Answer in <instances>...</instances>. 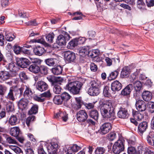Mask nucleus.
Instances as JSON below:
<instances>
[{"mask_svg":"<svg viewBox=\"0 0 154 154\" xmlns=\"http://www.w3.org/2000/svg\"><path fill=\"white\" fill-rule=\"evenodd\" d=\"M100 108L101 113L104 118L109 119L110 121H112L116 119L114 108L111 103H102L100 106Z\"/></svg>","mask_w":154,"mask_h":154,"instance_id":"f257e3e1","label":"nucleus"},{"mask_svg":"<svg viewBox=\"0 0 154 154\" xmlns=\"http://www.w3.org/2000/svg\"><path fill=\"white\" fill-rule=\"evenodd\" d=\"M83 84L79 81L69 82L66 86V89L74 95L79 94Z\"/></svg>","mask_w":154,"mask_h":154,"instance_id":"f03ea898","label":"nucleus"},{"mask_svg":"<svg viewBox=\"0 0 154 154\" xmlns=\"http://www.w3.org/2000/svg\"><path fill=\"white\" fill-rule=\"evenodd\" d=\"M125 140L122 138H119L114 144L112 148L113 153L114 154H119L124 151L125 147L124 143Z\"/></svg>","mask_w":154,"mask_h":154,"instance_id":"7ed1b4c3","label":"nucleus"},{"mask_svg":"<svg viewBox=\"0 0 154 154\" xmlns=\"http://www.w3.org/2000/svg\"><path fill=\"white\" fill-rule=\"evenodd\" d=\"M91 86L88 89L87 93L91 96H96L99 94L100 92L98 88V85L94 81L90 82Z\"/></svg>","mask_w":154,"mask_h":154,"instance_id":"20e7f679","label":"nucleus"},{"mask_svg":"<svg viewBox=\"0 0 154 154\" xmlns=\"http://www.w3.org/2000/svg\"><path fill=\"white\" fill-rule=\"evenodd\" d=\"M60 96L63 102L64 105L67 107H69L71 104L70 100L71 96L66 92L62 93Z\"/></svg>","mask_w":154,"mask_h":154,"instance_id":"39448f33","label":"nucleus"},{"mask_svg":"<svg viewBox=\"0 0 154 154\" xmlns=\"http://www.w3.org/2000/svg\"><path fill=\"white\" fill-rule=\"evenodd\" d=\"M111 124L109 122L105 123L100 127V133L102 134H105L110 131L112 129Z\"/></svg>","mask_w":154,"mask_h":154,"instance_id":"423d86ee","label":"nucleus"},{"mask_svg":"<svg viewBox=\"0 0 154 154\" xmlns=\"http://www.w3.org/2000/svg\"><path fill=\"white\" fill-rule=\"evenodd\" d=\"M14 76L15 75L12 72H9L5 70L0 72V79L3 81L10 79Z\"/></svg>","mask_w":154,"mask_h":154,"instance_id":"0eeeda50","label":"nucleus"},{"mask_svg":"<svg viewBox=\"0 0 154 154\" xmlns=\"http://www.w3.org/2000/svg\"><path fill=\"white\" fill-rule=\"evenodd\" d=\"M64 58L68 62H71L74 61L76 58L75 53L69 51H66L64 52Z\"/></svg>","mask_w":154,"mask_h":154,"instance_id":"6e6552de","label":"nucleus"},{"mask_svg":"<svg viewBox=\"0 0 154 154\" xmlns=\"http://www.w3.org/2000/svg\"><path fill=\"white\" fill-rule=\"evenodd\" d=\"M30 63V61L28 59L23 57L20 58L17 61V65L22 68L27 67Z\"/></svg>","mask_w":154,"mask_h":154,"instance_id":"1a4fd4ad","label":"nucleus"},{"mask_svg":"<svg viewBox=\"0 0 154 154\" xmlns=\"http://www.w3.org/2000/svg\"><path fill=\"white\" fill-rule=\"evenodd\" d=\"M17 94V93L16 89L11 87L10 88L8 94L5 97L7 99L13 101L15 100V97Z\"/></svg>","mask_w":154,"mask_h":154,"instance_id":"9d476101","label":"nucleus"},{"mask_svg":"<svg viewBox=\"0 0 154 154\" xmlns=\"http://www.w3.org/2000/svg\"><path fill=\"white\" fill-rule=\"evenodd\" d=\"M88 116L85 111L81 110L76 114V118L79 122H84L87 119Z\"/></svg>","mask_w":154,"mask_h":154,"instance_id":"9b49d317","label":"nucleus"},{"mask_svg":"<svg viewBox=\"0 0 154 154\" xmlns=\"http://www.w3.org/2000/svg\"><path fill=\"white\" fill-rule=\"evenodd\" d=\"M135 105L139 112L144 111L146 109V104L142 100H139L137 101Z\"/></svg>","mask_w":154,"mask_h":154,"instance_id":"f8f14e48","label":"nucleus"},{"mask_svg":"<svg viewBox=\"0 0 154 154\" xmlns=\"http://www.w3.org/2000/svg\"><path fill=\"white\" fill-rule=\"evenodd\" d=\"M117 115L120 118L127 119L128 118L129 114L126 109L121 107L118 112Z\"/></svg>","mask_w":154,"mask_h":154,"instance_id":"ddd939ff","label":"nucleus"},{"mask_svg":"<svg viewBox=\"0 0 154 154\" xmlns=\"http://www.w3.org/2000/svg\"><path fill=\"white\" fill-rule=\"evenodd\" d=\"M36 88L41 91H45L48 88V85L45 82L43 81H38L36 85Z\"/></svg>","mask_w":154,"mask_h":154,"instance_id":"4468645a","label":"nucleus"},{"mask_svg":"<svg viewBox=\"0 0 154 154\" xmlns=\"http://www.w3.org/2000/svg\"><path fill=\"white\" fill-rule=\"evenodd\" d=\"M122 87V84L118 81H115L111 84V89L113 92L120 90Z\"/></svg>","mask_w":154,"mask_h":154,"instance_id":"2eb2a0df","label":"nucleus"},{"mask_svg":"<svg viewBox=\"0 0 154 154\" xmlns=\"http://www.w3.org/2000/svg\"><path fill=\"white\" fill-rule=\"evenodd\" d=\"M148 127V123L146 122H143L139 123L138 126V131L142 135Z\"/></svg>","mask_w":154,"mask_h":154,"instance_id":"dca6fc26","label":"nucleus"},{"mask_svg":"<svg viewBox=\"0 0 154 154\" xmlns=\"http://www.w3.org/2000/svg\"><path fill=\"white\" fill-rule=\"evenodd\" d=\"M133 88V85L130 84L127 85L121 91V94L124 96L129 95Z\"/></svg>","mask_w":154,"mask_h":154,"instance_id":"f3484780","label":"nucleus"},{"mask_svg":"<svg viewBox=\"0 0 154 154\" xmlns=\"http://www.w3.org/2000/svg\"><path fill=\"white\" fill-rule=\"evenodd\" d=\"M58 145L54 143H52L48 147L49 153L57 154Z\"/></svg>","mask_w":154,"mask_h":154,"instance_id":"a211bd4d","label":"nucleus"},{"mask_svg":"<svg viewBox=\"0 0 154 154\" xmlns=\"http://www.w3.org/2000/svg\"><path fill=\"white\" fill-rule=\"evenodd\" d=\"M33 52L36 55L40 56L45 53V50L43 47L37 46L33 48Z\"/></svg>","mask_w":154,"mask_h":154,"instance_id":"6ab92c4d","label":"nucleus"},{"mask_svg":"<svg viewBox=\"0 0 154 154\" xmlns=\"http://www.w3.org/2000/svg\"><path fill=\"white\" fill-rule=\"evenodd\" d=\"M21 131L18 127H14L11 128L10 130V134L14 137L19 136L21 134Z\"/></svg>","mask_w":154,"mask_h":154,"instance_id":"aec40b11","label":"nucleus"},{"mask_svg":"<svg viewBox=\"0 0 154 154\" xmlns=\"http://www.w3.org/2000/svg\"><path fill=\"white\" fill-rule=\"evenodd\" d=\"M28 102L27 99H21L18 102V105L20 109L23 110L27 107Z\"/></svg>","mask_w":154,"mask_h":154,"instance_id":"412c9836","label":"nucleus"},{"mask_svg":"<svg viewBox=\"0 0 154 154\" xmlns=\"http://www.w3.org/2000/svg\"><path fill=\"white\" fill-rule=\"evenodd\" d=\"M130 70L128 66L124 67L122 69L121 77L122 78H126L129 77L130 73Z\"/></svg>","mask_w":154,"mask_h":154,"instance_id":"4be33fe9","label":"nucleus"},{"mask_svg":"<svg viewBox=\"0 0 154 154\" xmlns=\"http://www.w3.org/2000/svg\"><path fill=\"white\" fill-rule=\"evenodd\" d=\"M8 122L11 126L15 125L18 124V119L16 116L14 115L11 116L8 119Z\"/></svg>","mask_w":154,"mask_h":154,"instance_id":"5701e85b","label":"nucleus"},{"mask_svg":"<svg viewBox=\"0 0 154 154\" xmlns=\"http://www.w3.org/2000/svg\"><path fill=\"white\" fill-rule=\"evenodd\" d=\"M147 143L151 146H154V134L153 132H150L146 137Z\"/></svg>","mask_w":154,"mask_h":154,"instance_id":"b1692460","label":"nucleus"},{"mask_svg":"<svg viewBox=\"0 0 154 154\" xmlns=\"http://www.w3.org/2000/svg\"><path fill=\"white\" fill-rule=\"evenodd\" d=\"M54 117L56 118H59V117H61L64 122L66 121L68 119V114L66 112H62L60 111L56 113V115L54 116Z\"/></svg>","mask_w":154,"mask_h":154,"instance_id":"393cba45","label":"nucleus"},{"mask_svg":"<svg viewBox=\"0 0 154 154\" xmlns=\"http://www.w3.org/2000/svg\"><path fill=\"white\" fill-rule=\"evenodd\" d=\"M142 97L143 100L146 101H148L152 98V94L148 91H146L143 92Z\"/></svg>","mask_w":154,"mask_h":154,"instance_id":"a878e982","label":"nucleus"},{"mask_svg":"<svg viewBox=\"0 0 154 154\" xmlns=\"http://www.w3.org/2000/svg\"><path fill=\"white\" fill-rule=\"evenodd\" d=\"M66 41L63 35H60L57 37L56 44H57L59 46L64 45L66 44Z\"/></svg>","mask_w":154,"mask_h":154,"instance_id":"bb28decb","label":"nucleus"},{"mask_svg":"<svg viewBox=\"0 0 154 154\" xmlns=\"http://www.w3.org/2000/svg\"><path fill=\"white\" fill-rule=\"evenodd\" d=\"M47 78L53 86L58 84L57 83H59V82H60L57 78L53 75H49L47 77Z\"/></svg>","mask_w":154,"mask_h":154,"instance_id":"cd10ccee","label":"nucleus"},{"mask_svg":"<svg viewBox=\"0 0 154 154\" xmlns=\"http://www.w3.org/2000/svg\"><path fill=\"white\" fill-rule=\"evenodd\" d=\"M132 115L134 119L137 121H140L144 118L143 114L140 113L139 111L133 110Z\"/></svg>","mask_w":154,"mask_h":154,"instance_id":"c85d7f7f","label":"nucleus"},{"mask_svg":"<svg viewBox=\"0 0 154 154\" xmlns=\"http://www.w3.org/2000/svg\"><path fill=\"white\" fill-rule=\"evenodd\" d=\"M45 61L47 65L52 66L56 65L57 60L55 58H50L45 60Z\"/></svg>","mask_w":154,"mask_h":154,"instance_id":"c756f323","label":"nucleus"},{"mask_svg":"<svg viewBox=\"0 0 154 154\" xmlns=\"http://www.w3.org/2000/svg\"><path fill=\"white\" fill-rule=\"evenodd\" d=\"M62 70L63 68L60 66L53 68L51 69L52 73L57 75L60 74L62 72Z\"/></svg>","mask_w":154,"mask_h":154,"instance_id":"7c9ffc66","label":"nucleus"},{"mask_svg":"<svg viewBox=\"0 0 154 154\" xmlns=\"http://www.w3.org/2000/svg\"><path fill=\"white\" fill-rule=\"evenodd\" d=\"M89 115L91 118L96 121H97L98 119L99 114L96 110H91L90 112Z\"/></svg>","mask_w":154,"mask_h":154,"instance_id":"2f4dec72","label":"nucleus"},{"mask_svg":"<svg viewBox=\"0 0 154 154\" xmlns=\"http://www.w3.org/2000/svg\"><path fill=\"white\" fill-rule=\"evenodd\" d=\"M39 66L32 64L29 66L28 69L31 72L34 73H37L39 72Z\"/></svg>","mask_w":154,"mask_h":154,"instance_id":"473e14b6","label":"nucleus"},{"mask_svg":"<svg viewBox=\"0 0 154 154\" xmlns=\"http://www.w3.org/2000/svg\"><path fill=\"white\" fill-rule=\"evenodd\" d=\"M58 84L53 85L54 86L53 88V92L56 94H60L62 89L60 86L61 84V82H59Z\"/></svg>","mask_w":154,"mask_h":154,"instance_id":"72a5a7b5","label":"nucleus"},{"mask_svg":"<svg viewBox=\"0 0 154 154\" xmlns=\"http://www.w3.org/2000/svg\"><path fill=\"white\" fill-rule=\"evenodd\" d=\"M89 48L88 47H84L82 48L79 51V55L81 56H84L88 55L89 52Z\"/></svg>","mask_w":154,"mask_h":154,"instance_id":"f704fd0d","label":"nucleus"},{"mask_svg":"<svg viewBox=\"0 0 154 154\" xmlns=\"http://www.w3.org/2000/svg\"><path fill=\"white\" fill-rule=\"evenodd\" d=\"M54 103L57 105H60L63 103V101L60 95L55 96L54 98Z\"/></svg>","mask_w":154,"mask_h":154,"instance_id":"c9c22d12","label":"nucleus"},{"mask_svg":"<svg viewBox=\"0 0 154 154\" xmlns=\"http://www.w3.org/2000/svg\"><path fill=\"white\" fill-rule=\"evenodd\" d=\"M134 86L136 91L139 93L142 88L141 83L139 81L135 82L134 83Z\"/></svg>","mask_w":154,"mask_h":154,"instance_id":"e433bc0d","label":"nucleus"},{"mask_svg":"<svg viewBox=\"0 0 154 154\" xmlns=\"http://www.w3.org/2000/svg\"><path fill=\"white\" fill-rule=\"evenodd\" d=\"M100 52L98 50H93L89 51L88 56L94 58L99 54Z\"/></svg>","mask_w":154,"mask_h":154,"instance_id":"4c0bfd02","label":"nucleus"},{"mask_svg":"<svg viewBox=\"0 0 154 154\" xmlns=\"http://www.w3.org/2000/svg\"><path fill=\"white\" fill-rule=\"evenodd\" d=\"M38 106L37 104H34L29 111V113L30 115L35 114L38 111Z\"/></svg>","mask_w":154,"mask_h":154,"instance_id":"58836bf2","label":"nucleus"},{"mask_svg":"<svg viewBox=\"0 0 154 154\" xmlns=\"http://www.w3.org/2000/svg\"><path fill=\"white\" fill-rule=\"evenodd\" d=\"M106 149L102 147H97L94 151V154H103L106 152Z\"/></svg>","mask_w":154,"mask_h":154,"instance_id":"ea45409f","label":"nucleus"},{"mask_svg":"<svg viewBox=\"0 0 154 154\" xmlns=\"http://www.w3.org/2000/svg\"><path fill=\"white\" fill-rule=\"evenodd\" d=\"M8 69L11 71L10 72H12L15 75L16 72L14 71H16L17 67L16 66V64L13 63H10L8 66Z\"/></svg>","mask_w":154,"mask_h":154,"instance_id":"a19ab883","label":"nucleus"},{"mask_svg":"<svg viewBox=\"0 0 154 154\" xmlns=\"http://www.w3.org/2000/svg\"><path fill=\"white\" fill-rule=\"evenodd\" d=\"M118 74L119 71L117 70L112 72L110 74L108 78L109 80H111L115 79L117 78Z\"/></svg>","mask_w":154,"mask_h":154,"instance_id":"79ce46f5","label":"nucleus"},{"mask_svg":"<svg viewBox=\"0 0 154 154\" xmlns=\"http://www.w3.org/2000/svg\"><path fill=\"white\" fill-rule=\"evenodd\" d=\"M39 72L42 75H46L48 73V68L44 65H41L39 66Z\"/></svg>","mask_w":154,"mask_h":154,"instance_id":"37998d69","label":"nucleus"},{"mask_svg":"<svg viewBox=\"0 0 154 154\" xmlns=\"http://www.w3.org/2000/svg\"><path fill=\"white\" fill-rule=\"evenodd\" d=\"M117 60V62L118 63L119 62V59L115 58H113L112 59L109 58L108 57H106L105 58V61L107 63V65L108 66H110L112 65V62L113 61L114 62L116 61V60Z\"/></svg>","mask_w":154,"mask_h":154,"instance_id":"c03bdc74","label":"nucleus"},{"mask_svg":"<svg viewBox=\"0 0 154 154\" xmlns=\"http://www.w3.org/2000/svg\"><path fill=\"white\" fill-rule=\"evenodd\" d=\"M32 94V92L30 89L26 86V88L23 94L24 97L26 98L29 97Z\"/></svg>","mask_w":154,"mask_h":154,"instance_id":"a18cd8bd","label":"nucleus"},{"mask_svg":"<svg viewBox=\"0 0 154 154\" xmlns=\"http://www.w3.org/2000/svg\"><path fill=\"white\" fill-rule=\"evenodd\" d=\"M110 91L109 87L107 86H105L103 91V94L104 96L107 97H109L111 96Z\"/></svg>","mask_w":154,"mask_h":154,"instance_id":"49530a36","label":"nucleus"},{"mask_svg":"<svg viewBox=\"0 0 154 154\" xmlns=\"http://www.w3.org/2000/svg\"><path fill=\"white\" fill-rule=\"evenodd\" d=\"M33 98L35 100L41 103L43 102L45 100V98L42 97L41 96L39 97L36 94L33 95Z\"/></svg>","mask_w":154,"mask_h":154,"instance_id":"de8ad7c7","label":"nucleus"},{"mask_svg":"<svg viewBox=\"0 0 154 154\" xmlns=\"http://www.w3.org/2000/svg\"><path fill=\"white\" fill-rule=\"evenodd\" d=\"M6 142L9 144H17V142L14 138L11 136L6 138Z\"/></svg>","mask_w":154,"mask_h":154,"instance_id":"09e8293b","label":"nucleus"},{"mask_svg":"<svg viewBox=\"0 0 154 154\" xmlns=\"http://www.w3.org/2000/svg\"><path fill=\"white\" fill-rule=\"evenodd\" d=\"M35 117L32 115L28 117L26 119V123L27 126L29 127L30 123L31 122L35 121Z\"/></svg>","mask_w":154,"mask_h":154,"instance_id":"8fccbe9b","label":"nucleus"},{"mask_svg":"<svg viewBox=\"0 0 154 154\" xmlns=\"http://www.w3.org/2000/svg\"><path fill=\"white\" fill-rule=\"evenodd\" d=\"M7 90V88L5 86L0 84V95H4Z\"/></svg>","mask_w":154,"mask_h":154,"instance_id":"3c124183","label":"nucleus"},{"mask_svg":"<svg viewBox=\"0 0 154 154\" xmlns=\"http://www.w3.org/2000/svg\"><path fill=\"white\" fill-rule=\"evenodd\" d=\"M116 137V134L114 132H111L107 134L108 139L110 141L113 140Z\"/></svg>","mask_w":154,"mask_h":154,"instance_id":"603ef678","label":"nucleus"},{"mask_svg":"<svg viewBox=\"0 0 154 154\" xmlns=\"http://www.w3.org/2000/svg\"><path fill=\"white\" fill-rule=\"evenodd\" d=\"M12 149L17 154H23V152L21 149L17 146H12Z\"/></svg>","mask_w":154,"mask_h":154,"instance_id":"864d4df0","label":"nucleus"},{"mask_svg":"<svg viewBox=\"0 0 154 154\" xmlns=\"http://www.w3.org/2000/svg\"><path fill=\"white\" fill-rule=\"evenodd\" d=\"M128 154H137L136 150L134 147H129L128 149Z\"/></svg>","mask_w":154,"mask_h":154,"instance_id":"5fc2aeb1","label":"nucleus"},{"mask_svg":"<svg viewBox=\"0 0 154 154\" xmlns=\"http://www.w3.org/2000/svg\"><path fill=\"white\" fill-rule=\"evenodd\" d=\"M81 149V147L80 146H78L76 144H74L71 147V149L69 150H72V151L74 152H77Z\"/></svg>","mask_w":154,"mask_h":154,"instance_id":"6e6d98bb","label":"nucleus"},{"mask_svg":"<svg viewBox=\"0 0 154 154\" xmlns=\"http://www.w3.org/2000/svg\"><path fill=\"white\" fill-rule=\"evenodd\" d=\"M22 48L17 45H15L13 46V50L14 53L18 54H20V52L21 51Z\"/></svg>","mask_w":154,"mask_h":154,"instance_id":"4d7b16f0","label":"nucleus"},{"mask_svg":"<svg viewBox=\"0 0 154 154\" xmlns=\"http://www.w3.org/2000/svg\"><path fill=\"white\" fill-rule=\"evenodd\" d=\"M76 39L78 45L84 44L86 40V38L84 37H80Z\"/></svg>","mask_w":154,"mask_h":154,"instance_id":"13d9d810","label":"nucleus"},{"mask_svg":"<svg viewBox=\"0 0 154 154\" xmlns=\"http://www.w3.org/2000/svg\"><path fill=\"white\" fill-rule=\"evenodd\" d=\"M46 40L48 42H52L54 38V34L53 33L49 34L46 37Z\"/></svg>","mask_w":154,"mask_h":154,"instance_id":"bf43d9fd","label":"nucleus"},{"mask_svg":"<svg viewBox=\"0 0 154 154\" xmlns=\"http://www.w3.org/2000/svg\"><path fill=\"white\" fill-rule=\"evenodd\" d=\"M69 46L72 47H75L78 45L76 38L73 39L69 43Z\"/></svg>","mask_w":154,"mask_h":154,"instance_id":"052dcab7","label":"nucleus"},{"mask_svg":"<svg viewBox=\"0 0 154 154\" xmlns=\"http://www.w3.org/2000/svg\"><path fill=\"white\" fill-rule=\"evenodd\" d=\"M75 100L76 102V105L78 109L81 107L82 105L83 104L80 98H76Z\"/></svg>","mask_w":154,"mask_h":154,"instance_id":"680f3d73","label":"nucleus"},{"mask_svg":"<svg viewBox=\"0 0 154 154\" xmlns=\"http://www.w3.org/2000/svg\"><path fill=\"white\" fill-rule=\"evenodd\" d=\"M29 47H31V46H25L23 48H22L21 51L23 53L27 54L28 55L29 54H30V51L29 50L25 48H29Z\"/></svg>","mask_w":154,"mask_h":154,"instance_id":"e2e57ef3","label":"nucleus"},{"mask_svg":"<svg viewBox=\"0 0 154 154\" xmlns=\"http://www.w3.org/2000/svg\"><path fill=\"white\" fill-rule=\"evenodd\" d=\"M15 37H16L14 34H13L12 35H5L6 40L8 41H12Z\"/></svg>","mask_w":154,"mask_h":154,"instance_id":"0e129e2a","label":"nucleus"},{"mask_svg":"<svg viewBox=\"0 0 154 154\" xmlns=\"http://www.w3.org/2000/svg\"><path fill=\"white\" fill-rule=\"evenodd\" d=\"M6 107L8 111H12L13 109L12 103L11 101H9L8 103L6 104Z\"/></svg>","mask_w":154,"mask_h":154,"instance_id":"69168bd1","label":"nucleus"},{"mask_svg":"<svg viewBox=\"0 0 154 154\" xmlns=\"http://www.w3.org/2000/svg\"><path fill=\"white\" fill-rule=\"evenodd\" d=\"M19 76L20 79L22 80L27 79H28L26 73L24 72H20L19 74Z\"/></svg>","mask_w":154,"mask_h":154,"instance_id":"338daca9","label":"nucleus"},{"mask_svg":"<svg viewBox=\"0 0 154 154\" xmlns=\"http://www.w3.org/2000/svg\"><path fill=\"white\" fill-rule=\"evenodd\" d=\"M19 15L20 17L27 18L29 16L28 14L22 11H18Z\"/></svg>","mask_w":154,"mask_h":154,"instance_id":"774afa93","label":"nucleus"}]
</instances>
